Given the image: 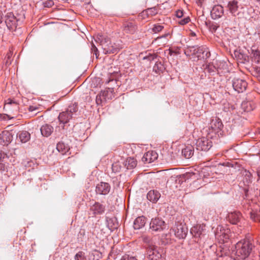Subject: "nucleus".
Wrapping results in <instances>:
<instances>
[{"label": "nucleus", "instance_id": "f257e3e1", "mask_svg": "<svg viewBox=\"0 0 260 260\" xmlns=\"http://www.w3.org/2000/svg\"><path fill=\"white\" fill-rule=\"evenodd\" d=\"M95 41L100 43L103 50V53L106 54L116 53L122 48L120 41L117 43L112 42L108 37L103 35H98Z\"/></svg>", "mask_w": 260, "mask_h": 260}, {"label": "nucleus", "instance_id": "f03ea898", "mask_svg": "<svg viewBox=\"0 0 260 260\" xmlns=\"http://www.w3.org/2000/svg\"><path fill=\"white\" fill-rule=\"evenodd\" d=\"M254 247L249 239L241 240L235 245V254L239 258L244 259L250 255Z\"/></svg>", "mask_w": 260, "mask_h": 260}, {"label": "nucleus", "instance_id": "7ed1b4c3", "mask_svg": "<svg viewBox=\"0 0 260 260\" xmlns=\"http://www.w3.org/2000/svg\"><path fill=\"white\" fill-rule=\"evenodd\" d=\"M184 53L186 56H191L193 58H197V60L206 59L210 56L208 48L204 45L189 46L185 50Z\"/></svg>", "mask_w": 260, "mask_h": 260}, {"label": "nucleus", "instance_id": "20e7f679", "mask_svg": "<svg viewBox=\"0 0 260 260\" xmlns=\"http://www.w3.org/2000/svg\"><path fill=\"white\" fill-rule=\"evenodd\" d=\"M78 110V105L75 103L70 105L66 111L60 113L58 119L60 124H63V128L65 124L68 123L70 120L76 116Z\"/></svg>", "mask_w": 260, "mask_h": 260}, {"label": "nucleus", "instance_id": "39448f33", "mask_svg": "<svg viewBox=\"0 0 260 260\" xmlns=\"http://www.w3.org/2000/svg\"><path fill=\"white\" fill-rule=\"evenodd\" d=\"M147 257L149 260H164L163 249L150 244L147 248Z\"/></svg>", "mask_w": 260, "mask_h": 260}, {"label": "nucleus", "instance_id": "423d86ee", "mask_svg": "<svg viewBox=\"0 0 260 260\" xmlns=\"http://www.w3.org/2000/svg\"><path fill=\"white\" fill-rule=\"evenodd\" d=\"M175 236L179 239H185L188 233V229L183 221H175L174 225L171 228Z\"/></svg>", "mask_w": 260, "mask_h": 260}, {"label": "nucleus", "instance_id": "0eeeda50", "mask_svg": "<svg viewBox=\"0 0 260 260\" xmlns=\"http://www.w3.org/2000/svg\"><path fill=\"white\" fill-rule=\"evenodd\" d=\"M231 236L230 229L221 225L218 226L215 232V238L221 243L228 242Z\"/></svg>", "mask_w": 260, "mask_h": 260}, {"label": "nucleus", "instance_id": "6e6552de", "mask_svg": "<svg viewBox=\"0 0 260 260\" xmlns=\"http://www.w3.org/2000/svg\"><path fill=\"white\" fill-rule=\"evenodd\" d=\"M18 19L12 12H8L5 16V22L8 28L14 31L18 24Z\"/></svg>", "mask_w": 260, "mask_h": 260}, {"label": "nucleus", "instance_id": "1a4fd4ad", "mask_svg": "<svg viewBox=\"0 0 260 260\" xmlns=\"http://www.w3.org/2000/svg\"><path fill=\"white\" fill-rule=\"evenodd\" d=\"M167 224L160 218H152L150 222V229L154 232H160L165 230Z\"/></svg>", "mask_w": 260, "mask_h": 260}, {"label": "nucleus", "instance_id": "9d476101", "mask_svg": "<svg viewBox=\"0 0 260 260\" xmlns=\"http://www.w3.org/2000/svg\"><path fill=\"white\" fill-rule=\"evenodd\" d=\"M196 145L197 150L206 151L211 148L212 143L208 138L203 137L197 140Z\"/></svg>", "mask_w": 260, "mask_h": 260}, {"label": "nucleus", "instance_id": "9b49d317", "mask_svg": "<svg viewBox=\"0 0 260 260\" xmlns=\"http://www.w3.org/2000/svg\"><path fill=\"white\" fill-rule=\"evenodd\" d=\"M232 85L235 91L238 93H242L246 90L247 83L244 79L235 78L232 80Z\"/></svg>", "mask_w": 260, "mask_h": 260}, {"label": "nucleus", "instance_id": "f8f14e48", "mask_svg": "<svg viewBox=\"0 0 260 260\" xmlns=\"http://www.w3.org/2000/svg\"><path fill=\"white\" fill-rule=\"evenodd\" d=\"M4 110L14 114H16L19 109V105L17 102L11 99H8L5 101Z\"/></svg>", "mask_w": 260, "mask_h": 260}, {"label": "nucleus", "instance_id": "ddd939ff", "mask_svg": "<svg viewBox=\"0 0 260 260\" xmlns=\"http://www.w3.org/2000/svg\"><path fill=\"white\" fill-rule=\"evenodd\" d=\"M223 124L221 120L218 117L213 118L209 124V129L211 133L216 134L222 129Z\"/></svg>", "mask_w": 260, "mask_h": 260}, {"label": "nucleus", "instance_id": "4468645a", "mask_svg": "<svg viewBox=\"0 0 260 260\" xmlns=\"http://www.w3.org/2000/svg\"><path fill=\"white\" fill-rule=\"evenodd\" d=\"M190 232L194 238L201 239L202 236L206 235V229L205 225L203 224H197L190 229Z\"/></svg>", "mask_w": 260, "mask_h": 260}, {"label": "nucleus", "instance_id": "2eb2a0df", "mask_svg": "<svg viewBox=\"0 0 260 260\" xmlns=\"http://www.w3.org/2000/svg\"><path fill=\"white\" fill-rule=\"evenodd\" d=\"M110 189L111 186L109 183L101 182L96 185L95 192L97 194L106 195L110 192Z\"/></svg>", "mask_w": 260, "mask_h": 260}, {"label": "nucleus", "instance_id": "dca6fc26", "mask_svg": "<svg viewBox=\"0 0 260 260\" xmlns=\"http://www.w3.org/2000/svg\"><path fill=\"white\" fill-rule=\"evenodd\" d=\"M223 8L219 5H215L211 11V16L213 19H219L223 16Z\"/></svg>", "mask_w": 260, "mask_h": 260}, {"label": "nucleus", "instance_id": "f3484780", "mask_svg": "<svg viewBox=\"0 0 260 260\" xmlns=\"http://www.w3.org/2000/svg\"><path fill=\"white\" fill-rule=\"evenodd\" d=\"M158 154L154 151H149L143 155L142 160L145 164H150L157 159Z\"/></svg>", "mask_w": 260, "mask_h": 260}, {"label": "nucleus", "instance_id": "a211bd4d", "mask_svg": "<svg viewBox=\"0 0 260 260\" xmlns=\"http://www.w3.org/2000/svg\"><path fill=\"white\" fill-rule=\"evenodd\" d=\"M90 211L93 215L102 214L105 211V206L98 202H95L90 206Z\"/></svg>", "mask_w": 260, "mask_h": 260}, {"label": "nucleus", "instance_id": "6ab92c4d", "mask_svg": "<svg viewBox=\"0 0 260 260\" xmlns=\"http://www.w3.org/2000/svg\"><path fill=\"white\" fill-rule=\"evenodd\" d=\"M54 131L53 127L49 124L43 125L40 128V131L43 136L49 137Z\"/></svg>", "mask_w": 260, "mask_h": 260}, {"label": "nucleus", "instance_id": "aec40b11", "mask_svg": "<svg viewBox=\"0 0 260 260\" xmlns=\"http://www.w3.org/2000/svg\"><path fill=\"white\" fill-rule=\"evenodd\" d=\"M146 223V218L143 216H139L134 221V228L135 230H140L143 228Z\"/></svg>", "mask_w": 260, "mask_h": 260}, {"label": "nucleus", "instance_id": "412c9836", "mask_svg": "<svg viewBox=\"0 0 260 260\" xmlns=\"http://www.w3.org/2000/svg\"><path fill=\"white\" fill-rule=\"evenodd\" d=\"M12 136L6 132L0 134V144L4 146L8 145L11 141Z\"/></svg>", "mask_w": 260, "mask_h": 260}, {"label": "nucleus", "instance_id": "4be33fe9", "mask_svg": "<svg viewBox=\"0 0 260 260\" xmlns=\"http://www.w3.org/2000/svg\"><path fill=\"white\" fill-rule=\"evenodd\" d=\"M241 217L240 212L235 211L229 214L228 218L229 221L232 224H237L239 222Z\"/></svg>", "mask_w": 260, "mask_h": 260}, {"label": "nucleus", "instance_id": "5701e85b", "mask_svg": "<svg viewBox=\"0 0 260 260\" xmlns=\"http://www.w3.org/2000/svg\"><path fill=\"white\" fill-rule=\"evenodd\" d=\"M107 226L110 230L113 231L117 229L118 226V222L116 217H107L106 219Z\"/></svg>", "mask_w": 260, "mask_h": 260}, {"label": "nucleus", "instance_id": "b1692460", "mask_svg": "<svg viewBox=\"0 0 260 260\" xmlns=\"http://www.w3.org/2000/svg\"><path fill=\"white\" fill-rule=\"evenodd\" d=\"M160 197V193L155 190H150L147 195V198L153 203H156Z\"/></svg>", "mask_w": 260, "mask_h": 260}, {"label": "nucleus", "instance_id": "393cba45", "mask_svg": "<svg viewBox=\"0 0 260 260\" xmlns=\"http://www.w3.org/2000/svg\"><path fill=\"white\" fill-rule=\"evenodd\" d=\"M238 2L236 0L230 1L228 4V8L230 12L234 16H236L238 9Z\"/></svg>", "mask_w": 260, "mask_h": 260}, {"label": "nucleus", "instance_id": "a878e982", "mask_svg": "<svg viewBox=\"0 0 260 260\" xmlns=\"http://www.w3.org/2000/svg\"><path fill=\"white\" fill-rule=\"evenodd\" d=\"M137 29L136 24L131 22H127L124 24V31L126 33L133 34Z\"/></svg>", "mask_w": 260, "mask_h": 260}, {"label": "nucleus", "instance_id": "bb28decb", "mask_svg": "<svg viewBox=\"0 0 260 260\" xmlns=\"http://www.w3.org/2000/svg\"><path fill=\"white\" fill-rule=\"evenodd\" d=\"M193 153L194 148L192 145H188L182 150V154L185 158H190Z\"/></svg>", "mask_w": 260, "mask_h": 260}, {"label": "nucleus", "instance_id": "cd10ccee", "mask_svg": "<svg viewBox=\"0 0 260 260\" xmlns=\"http://www.w3.org/2000/svg\"><path fill=\"white\" fill-rule=\"evenodd\" d=\"M124 165L127 169H133L137 166V161L134 157H128L125 160Z\"/></svg>", "mask_w": 260, "mask_h": 260}, {"label": "nucleus", "instance_id": "c85d7f7f", "mask_svg": "<svg viewBox=\"0 0 260 260\" xmlns=\"http://www.w3.org/2000/svg\"><path fill=\"white\" fill-rule=\"evenodd\" d=\"M243 176V182L245 185H248L252 182V175L249 171L244 170L242 171Z\"/></svg>", "mask_w": 260, "mask_h": 260}, {"label": "nucleus", "instance_id": "c756f323", "mask_svg": "<svg viewBox=\"0 0 260 260\" xmlns=\"http://www.w3.org/2000/svg\"><path fill=\"white\" fill-rule=\"evenodd\" d=\"M20 141L22 143H26L30 139V135L27 131L19 132L17 134Z\"/></svg>", "mask_w": 260, "mask_h": 260}, {"label": "nucleus", "instance_id": "7c9ffc66", "mask_svg": "<svg viewBox=\"0 0 260 260\" xmlns=\"http://www.w3.org/2000/svg\"><path fill=\"white\" fill-rule=\"evenodd\" d=\"M56 149L59 152L62 154L66 153L69 150L68 145L65 144L62 142H58L56 145Z\"/></svg>", "mask_w": 260, "mask_h": 260}, {"label": "nucleus", "instance_id": "2f4dec72", "mask_svg": "<svg viewBox=\"0 0 260 260\" xmlns=\"http://www.w3.org/2000/svg\"><path fill=\"white\" fill-rule=\"evenodd\" d=\"M252 60L256 63H260V51L258 49H251Z\"/></svg>", "mask_w": 260, "mask_h": 260}, {"label": "nucleus", "instance_id": "473e14b6", "mask_svg": "<svg viewBox=\"0 0 260 260\" xmlns=\"http://www.w3.org/2000/svg\"><path fill=\"white\" fill-rule=\"evenodd\" d=\"M158 13L157 9L156 7L148 8L142 12L143 15H147L148 17L155 15Z\"/></svg>", "mask_w": 260, "mask_h": 260}, {"label": "nucleus", "instance_id": "72a5a7b5", "mask_svg": "<svg viewBox=\"0 0 260 260\" xmlns=\"http://www.w3.org/2000/svg\"><path fill=\"white\" fill-rule=\"evenodd\" d=\"M100 93L103 96V100H105L106 102L107 100H111L112 99V91L106 90L102 91Z\"/></svg>", "mask_w": 260, "mask_h": 260}, {"label": "nucleus", "instance_id": "f704fd0d", "mask_svg": "<svg viewBox=\"0 0 260 260\" xmlns=\"http://www.w3.org/2000/svg\"><path fill=\"white\" fill-rule=\"evenodd\" d=\"M153 70L158 74L162 73L164 70V66L160 62H156L153 68Z\"/></svg>", "mask_w": 260, "mask_h": 260}, {"label": "nucleus", "instance_id": "c9c22d12", "mask_svg": "<svg viewBox=\"0 0 260 260\" xmlns=\"http://www.w3.org/2000/svg\"><path fill=\"white\" fill-rule=\"evenodd\" d=\"M250 218L255 222L260 221V213L259 212H251Z\"/></svg>", "mask_w": 260, "mask_h": 260}, {"label": "nucleus", "instance_id": "e433bc0d", "mask_svg": "<svg viewBox=\"0 0 260 260\" xmlns=\"http://www.w3.org/2000/svg\"><path fill=\"white\" fill-rule=\"evenodd\" d=\"M121 167L119 162H116L112 164V170L114 173L119 172L121 170Z\"/></svg>", "mask_w": 260, "mask_h": 260}, {"label": "nucleus", "instance_id": "4c0bfd02", "mask_svg": "<svg viewBox=\"0 0 260 260\" xmlns=\"http://www.w3.org/2000/svg\"><path fill=\"white\" fill-rule=\"evenodd\" d=\"M74 259L75 260H86V257L83 252L79 251L76 253Z\"/></svg>", "mask_w": 260, "mask_h": 260}, {"label": "nucleus", "instance_id": "58836bf2", "mask_svg": "<svg viewBox=\"0 0 260 260\" xmlns=\"http://www.w3.org/2000/svg\"><path fill=\"white\" fill-rule=\"evenodd\" d=\"M218 27L219 25L215 23H210L209 26V29L212 33L215 32Z\"/></svg>", "mask_w": 260, "mask_h": 260}, {"label": "nucleus", "instance_id": "ea45409f", "mask_svg": "<svg viewBox=\"0 0 260 260\" xmlns=\"http://www.w3.org/2000/svg\"><path fill=\"white\" fill-rule=\"evenodd\" d=\"M95 101L98 105H102L106 102L105 100H103V96L100 93L96 95Z\"/></svg>", "mask_w": 260, "mask_h": 260}, {"label": "nucleus", "instance_id": "a19ab883", "mask_svg": "<svg viewBox=\"0 0 260 260\" xmlns=\"http://www.w3.org/2000/svg\"><path fill=\"white\" fill-rule=\"evenodd\" d=\"M12 56V52L11 51H9L7 54V56L5 58V64L6 66H9L11 63V57Z\"/></svg>", "mask_w": 260, "mask_h": 260}, {"label": "nucleus", "instance_id": "79ce46f5", "mask_svg": "<svg viewBox=\"0 0 260 260\" xmlns=\"http://www.w3.org/2000/svg\"><path fill=\"white\" fill-rule=\"evenodd\" d=\"M164 28V26L158 24L154 25L153 27L152 28V31L154 33H157L160 32Z\"/></svg>", "mask_w": 260, "mask_h": 260}, {"label": "nucleus", "instance_id": "37998d69", "mask_svg": "<svg viewBox=\"0 0 260 260\" xmlns=\"http://www.w3.org/2000/svg\"><path fill=\"white\" fill-rule=\"evenodd\" d=\"M206 69L209 73L212 74H214L217 71L216 68L212 65H208Z\"/></svg>", "mask_w": 260, "mask_h": 260}, {"label": "nucleus", "instance_id": "c03bdc74", "mask_svg": "<svg viewBox=\"0 0 260 260\" xmlns=\"http://www.w3.org/2000/svg\"><path fill=\"white\" fill-rule=\"evenodd\" d=\"M190 21V19L189 17H186L179 21V24L183 25L188 23Z\"/></svg>", "mask_w": 260, "mask_h": 260}, {"label": "nucleus", "instance_id": "a18cd8bd", "mask_svg": "<svg viewBox=\"0 0 260 260\" xmlns=\"http://www.w3.org/2000/svg\"><path fill=\"white\" fill-rule=\"evenodd\" d=\"M157 55L156 54H150L145 57H144V59H147L150 61L156 58Z\"/></svg>", "mask_w": 260, "mask_h": 260}, {"label": "nucleus", "instance_id": "49530a36", "mask_svg": "<svg viewBox=\"0 0 260 260\" xmlns=\"http://www.w3.org/2000/svg\"><path fill=\"white\" fill-rule=\"evenodd\" d=\"M120 260H138L134 256H129L128 255H125L123 256Z\"/></svg>", "mask_w": 260, "mask_h": 260}, {"label": "nucleus", "instance_id": "de8ad7c7", "mask_svg": "<svg viewBox=\"0 0 260 260\" xmlns=\"http://www.w3.org/2000/svg\"><path fill=\"white\" fill-rule=\"evenodd\" d=\"M91 50L92 52L93 53V54H95L96 58L98 57L99 54H98V50L97 48L95 47V46L93 44L92 46Z\"/></svg>", "mask_w": 260, "mask_h": 260}, {"label": "nucleus", "instance_id": "09e8293b", "mask_svg": "<svg viewBox=\"0 0 260 260\" xmlns=\"http://www.w3.org/2000/svg\"><path fill=\"white\" fill-rule=\"evenodd\" d=\"M53 2L51 0L46 1L44 3V5L45 7L49 8L53 5Z\"/></svg>", "mask_w": 260, "mask_h": 260}, {"label": "nucleus", "instance_id": "8fccbe9b", "mask_svg": "<svg viewBox=\"0 0 260 260\" xmlns=\"http://www.w3.org/2000/svg\"><path fill=\"white\" fill-rule=\"evenodd\" d=\"M169 54L170 55H177L179 54V51L177 49L173 50V49H169Z\"/></svg>", "mask_w": 260, "mask_h": 260}, {"label": "nucleus", "instance_id": "3c124183", "mask_svg": "<svg viewBox=\"0 0 260 260\" xmlns=\"http://www.w3.org/2000/svg\"><path fill=\"white\" fill-rule=\"evenodd\" d=\"M176 17L178 18H182L183 16V10H178L176 12Z\"/></svg>", "mask_w": 260, "mask_h": 260}, {"label": "nucleus", "instance_id": "603ef678", "mask_svg": "<svg viewBox=\"0 0 260 260\" xmlns=\"http://www.w3.org/2000/svg\"><path fill=\"white\" fill-rule=\"evenodd\" d=\"M8 156H7V154L5 153L4 152H3V153H0V158L1 159H5V158H8Z\"/></svg>", "mask_w": 260, "mask_h": 260}, {"label": "nucleus", "instance_id": "864d4df0", "mask_svg": "<svg viewBox=\"0 0 260 260\" xmlns=\"http://www.w3.org/2000/svg\"><path fill=\"white\" fill-rule=\"evenodd\" d=\"M169 36H170V34L169 33H167V34H165L164 35H162L161 36L158 37L156 38V40H158V39H161V38H167Z\"/></svg>", "mask_w": 260, "mask_h": 260}, {"label": "nucleus", "instance_id": "5fc2aeb1", "mask_svg": "<svg viewBox=\"0 0 260 260\" xmlns=\"http://www.w3.org/2000/svg\"><path fill=\"white\" fill-rule=\"evenodd\" d=\"M37 110H38V108L36 106H31L29 107V111L30 112H33Z\"/></svg>", "mask_w": 260, "mask_h": 260}, {"label": "nucleus", "instance_id": "6e6d98bb", "mask_svg": "<svg viewBox=\"0 0 260 260\" xmlns=\"http://www.w3.org/2000/svg\"><path fill=\"white\" fill-rule=\"evenodd\" d=\"M5 170V165L3 163H0V171L3 172Z\"/></svg>", "mask_w": 260, "mask_h": 260}, {"label": "nucleus", "instance_id": "4d7b16f0", "mask_svg": "<svg viewBox=\"0 0 260 260\" xmlns=\"http://www.w3.org/2000/svg\"><path fill=\"white\" fill-rule=\"evenodd\" d=\"M149 241H150V239H149V238H148V237L144 238V241L145 243H148V245L150 244V243H149ZM151 244H152V243H151Z\"/></svg>", "mask_w": 260, "mask_h": 260}, {"label": "nucleus", "instance_id": "13d9d810", "mask_svg": "<svg viewBox=\"0 0 260 260\" xmlns=\"http://www.w3.org/2000/svg\"><path fill=\"white\" fill-rule=\"evenodd\" d=\"M2 15H3L2 12V11H0V23H1L3 21V18Z\"/></svg>", "mask_w": 260, "mask_h": 260}, {"label": "nucleus", "instance_id": "bf43d9fd", "mask_svg": "<svg viewBox=\"0 0 260 260\" xmlns=\"http://www.w3.org/2000/svg\"><path fill=\"white\" fill-rule=\"evenodd\" d=\"M13 117H10V116H9L8 115L6 114V115H5L4 116L3 118H4V119H7V118H8L9 119H11V118H12Z\"/></svg>", "mask_w": 260, "mask_h": 260}, {"label": "nucleus", "instance_id": "052dcab7", "mask_svg": "<svg viewBox=\"0 0 260 260\" xmlns=\"http://www.w3.org/2000/svg\"><path fill=\"white\" fill-rule=\"evenodd\" d=\"M256 70V72L260 74V67L257 68Z\"/></svg>", "mask_w": 260, "mask_h": 260}, {"label": "nucleus", "instance_id": "680f3d73", "mask_svg": "<svg viewBox=\"0 0 260 260\" xmlns=\"http://www.w3.org/2000/svg\"><path fill=\"white\" fill-rule=\"evenodd\" d=\"M258 37H259V39L260 40V29H259V30L258 32Z\"/></svg>", "mask_w": 260, "mask_h": 260}, {"label": "nucleus", "instance_id": "e2e57ef3", "mask_svg": "<svg viewBox=\"0 0 260 260\" xmlns=\"http://www.w3.org/2000/svg\"><path fill=\"white\" fill-rule=\"evenodd\" d=\"M257 175H258L259 178H260V172L259 171L257 172Z\"/></svg>", "mask_w": 260, "mask_h": 260}, {"label": "nucleus", "instance_id": "0e129e2a", "mask_svg": "<svg viewBox=\"0 0 260 260\" xmlns=\"http://www.w3.org/2000/svg\"><path fill=\"white\" fill-rule=\"evenodd\" d=\"M191 35H192V36H196V34H195L194 32H192L191 33Z\"/></svg>", "mask_w": 260, "mask_h": 260}, {"label": "nucleus", "instance_id": "69168bd1", "mask_svg": "<svg viewBox=\"0 0 260 260\" xmlns=\"http://www.w3.org/2000/svg\"><path fill=\"white\" fill-rule=\"evenodd\" d=\"M110 80H108V81H106V83H107H107H109V82H110Z\"/></svg>", "mask_w": 260, "mask_h": 260}, {"label": "nucleus", "instance_id": "338daca9", "mask_svg": "<svg viewBox=\"0 0 260 260\" xmlns=\"http://www.w3.org/2000/svg\"><path fill=\"white\" fill-rule=\"evenodd\" d=\"M257 2H260V0H256Z\"/></svg>", "mask_w": 260, "mask_h": 260}, {"label": "nucleus", "instance_id": "774afa93", "mask_svg": "<svg viewBox=\"0 0 260 260\" xmlns=\"http://www.w3.org/2000/svg\"><path fill=\"white\" fill-rule=\"evenodd\" d=\"M213 136V135H211L210 138L212 137Z\"/></svg>", "mask_w": 260, "mask_h": 260}]
</instances>
